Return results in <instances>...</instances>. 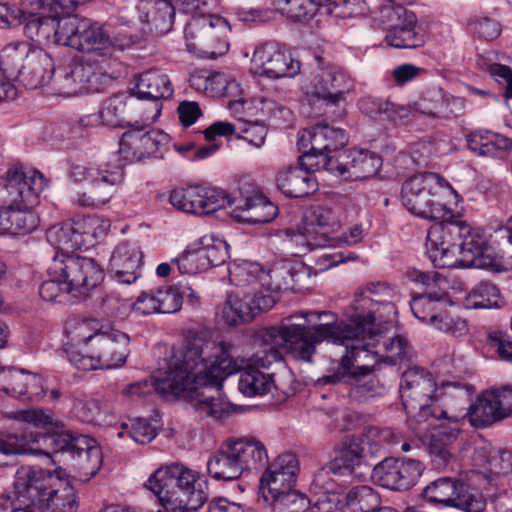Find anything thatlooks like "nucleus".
<instances>
[{
	"label": "nucleus",
	"mask_w": 512,
	"mask_h": 512,
	"mask_svg": "<svg viewBox=\"0 0 512 512\" xmlns=\"http://www.w3.org/2000/svg\"><path fill=\"white\" fill-rule=\"evenodd\" d=\"M210 343L201 338L190 340L184 350L174 355L164 371L153 376V381H140L126 390L131 397H142L155 390L163 397H182L201 415L222 419L229 414L222 397V382L227 376L240 370L235 358V348L228 342L213 344V358L208 359L206 350Z\"/></svg>",
	"instance_id": "f257e3e1"
},
{
	"label": "nucleus",
	"mask_w": 512,
	"mask_h": 512,
	"mask_svg": "<svg viewBox=\"0 0 512 512\" xmlns=\"http://www.w3.org/2000/svg\"><path fill=\"white\" fill-rule=\"evenodd\" d=\"M396 313V307L392 302L386 299L374 300L364 295V289H358L346 311L349 323L337 322L335 316L326 311H307L302 313V318L309 324L320 321L323 316L330 320L311 326L313 334H307L308 332L299 325L286 329L295 339L294 353L300 358L309 359L317 345L323 341L349 345L353 340L362 346H378L383 333L392 328Z\"/></svg>",
	"instance_id": "f03ea898"
},
{
	"label": "nucleus",
	"mask_w": 512,
	"mask_h": 512,
	"mask_svg": "<svg viewBox=\"0 0 512 512\" xmlns=\"http://www.w3.org/2000/svg\"><path fill=\"white\" fill-rule=\"evenodd\" d=\"M66 46L86 53L65 66L55 78L56 92L64 96L99 92L113 78L120 65L111 54L110 35L104 26L89 19L70 17L65 24Z\"/></svg>",
	"instance_id": "7ed1b4c3"
},
{
	"label": "nucleus",
	"mask_w": 512,
	"mask_h": 512,
	"mask_svg": "<svg viewBox=\"0 0 512 512\" xmlns=\"http://www.w3.org/2000/svg\"><path fill=\"white\" fill-rule=\"evenodd\" d=\"M426 251L436 268L456 266V251L462 255L463 266L486 268L492 265L488 233L463 221L447 220L432 225L427 233Z\"/></svg>",
	"instance_id": "20e7f679"
},
{
	"label": "nucleus",
	"mask_w": 512,
	"mask_h": 512,
	"mask_svg": "<svg viewBox=\"0 0 512 512\" xmlns=\"http://www.w3.org/2000/svg\"><path fill=\"white\" fill-rule=\"evenodd\" d=\"M147 487L157 496L166 512H192L208 499L206 483L196 472L179 464L156 470Z\"/></svg>",
	"instance_id": "39448f33"
},
{
	"label": "nucleus",
	"mask_w": 512,
	"mask_h": 512,
	"mask_svg": "<svg viewBox=\"0 0 512 512\" xmlns=\"http://www.w3.org/2000/svg\"><path fill=\"white\" fill-rule=\"evenodd\" d=\"M436 384L427 370L413 366L402 373L400 393L409 426L417 434L427 431L430 418H449L447 411L434 404Z\"/></svg>",
	"instance_id": "423d86ee"
},
{
	"label": "nucleus",
	"mask_w": 512,
	"mask_h": 512,
	"mask_svg": "<svg viewBox=\"0 0 512 512\" xmlns=\"http://www.w3.org/2000/svg\"><path fill=\"white\" fill-rule=\"evenodd\" d=\"M451 193H455L454 189L439 174L418 173L402 184L401 202L411 214L443 223L451 215L443 198L445 194Z\"/></svg>",
	"instance_id": "0eeeda50"
},
{
	"label": "nucleus",
	"mask_w": 512,
	"mask_h": 512,
	"mask_svg": "<svg viewBox=\"0 0 512 512\" xmlns=\"http://www.w3.org/2000/svg\"><path fill=\"white\" fill-rule=\"evenodd\" d=\"M47 272L50 277L65 280V288L78 299H86L104 278L102 268L93 258L73 253H56Z\"/></svg>",
	"instance_id": "6e6552de"
},
{
	"label": "nucleus",
	"mask_w": 512,
	"mask_h": 512,
	"mask_svg": "<svg viewBox=\"0 0 512 512\" xmlns=\"http://www.w3.org/2000/svg\"><path fill=\"white\" fill-rule=\"evenodd\" d=\"M129 336L117 329L102 330L87 353L68 351V359L77 369L90 371L121 367L129 355Z\"/></svg>",
	"instance_id": "1a4fd4ad"
},
{
	"label": "nucleus",
	"mask_w": 512,
	"mask_h": 512,
	"mask_svg": "<svg viewBox=\"0 0 512 512\" xmlns=\"http://www.w3.org/2000/svg\"><path fill=\"white\" fill-rule=\"evenodd\" d=\"M308 322L302 318V314L291 315L285 319V321L279 326H272L265 328L259 333L260 338L263 341V348L253 354L248 360L246 366L257 370H269L273 365L281 364L283 357L279 351V347L284 348L288 354H290L295 360L303 361L307 363L313 362V357L316 354V350L310 355L309 359L298 357L293 351V345L295 339L287 333V327L299 325L303 328L307 334H313V330Z\"/></svg>",
	"instance_id": "9d476101"
},
{
	"label": "nucleus",
	"mask_w": 512,
	"mask_h": 512,
	"mask_svg": "<svg viewBox=\"0 0 512 512\" xmlns=\"http://www.w3.org/2000/svg\"><path fill=\"white\" fill-rule=\"evenodd\" d=\"M353 88L351 77L340 67L332 64L319 66L304 76L301 90L311 103L322 102L326 106H336L344 95Z\"/></svg>",
	"instance_id": "9b49d317"
},
{
	"label": "nucleus",
	"mask_w": 512,
	"mask_h": 512,
	"mask_svg": "<svg viewBox=\"0 0 512 512\" xmlns=\"http://www.w3.org/2000/svg\"><path fill=\"white\" fill-rule=\"evenodd\" d=\"M278 300L277 293L263 286L250 288L243 294L231 293L222 305L220 316L226 324L237 326L269 311Z\"/></svg>",
	"instance_id": "f8f14e48"
},
{
	"label": "nucleus",
	"mask_w": 512,
	"mask_h": 512,
	"mask_svg": "<svg viewBox=\"0 0 512 512\" xmlns=\"http://www.w3.org/2000/svg\"><path fill=\"white\" fill-rule=\"evenodd\" d=\"M41 440L53 443L56 446L55 452L67 451L72 455L76 452V447L83 446L86 442V436H75L69 431H61L52 435H42L25 429L21 433H1L0 434V454L9 456L17 454L34 453L38 450L35 445Z\"/></svg>",
	"instance_id": "ddd939ff"
},
{
	"label": "nucleus",
	"mask_w": 512,
	"mask_h": 512,
	"mask_svg": "<svg viewBox=\"0 0 512 512\" xmlns=\"http://www.w3.org/2000/svg\"><path fill=\"white\" fill-rule=\"evenodd\" d=\"M227 26V21L218 15L192 18L184 30L187 48L213 59L224 54L228 50V43L220 38V33Z\"/></svg>",
	"instance_id": "4468645a"
},
{
	"label": "nucleus",
	"mask_w": 512,
	"mask_h": 512,
	"mask_svg": "<svg viewBox=\"0 0 512 512\" xmlns=\"http://www.w3.org/2000/svg\"><path fill=\"white\" fill-rule=\"evenodd\" d=\"M423 495L431 503L456 507L464 512H483L486 508V500L478 491L450 477L433 481L426 486Z\"/></svg>",
	"instance_id": "2eb2a0df"
},
{
	"label": "nucleus",
	"mask_w": 512,
	"mask_h": 512,
	"mask_svg": "<svg viewBox=\"0 0 512 512\" xmlns=\"http://www.w3.org/2000/svg\"><path fill=\"white\" fill-rule=\"evenodd\" d=\"M169 202L182 212L199 216L214 213L232 204L225 191L200 185L173 189Z\"/></svg>",
	"instance_id": "dca6fc26"
},
{
	"label": "nucleus",
	"mask_w": 512,
	"mask_h": 512,
	"mask_svg": "<svg viewBox=\"0 0 512 512\" xmlns=\"http://www.w3.org/2000/svg\"><path fill=\"white\" fill-rule=\"evenodd\" d=\"M46 185L39 171L11 168L5 178L0 177V206L15 203L21 197L28 203H38L39 195Z\"/></svg>",
	"instance_id": "f3484780"
},
{
	"label": "nucleus",
	"mask_w": 512,
	"mask_h": 512,
	"mask_svg": "<svg viewBox=\"0 0 512 512\" xmlns=\"http://www.w3.org/2000/svg\"><path fill=\"white\" fill-rule=\"evenodd\" d=\"M423 470L418 460L386 457L373 467L371 476L384 488L402 491L413 487Z\"/></svg>",
	"instance_id": "a211bd4d"
},
{
	"label": "nucleus",
	"mask_w": 512,
	"mask_h": 512,
	"mask_svg": "<svg viewBox=\"0 0 512 512\" xmlns=\"http://www.w3.org/2000/svg\"><path fill=\"white\" fill-rule=\"evenodd\" d=\"M142 124L135 122L129 124V130L123 133L119 142V157L123 160L122 168L127 163L140 161L156 153L162 141L166 139V135L153 129L144 131L147 125L144 121V114H141Z\"/></svg>",
	"instance_id": "6ab92c4d"
},
{
	"label": "nucleus",
	"mask_w": 512,
	"mask_h": 512,
	"mask_svg": "<svg viewBox=\"0 0 512 512\" xmlns=\"http://www.w3.org/2000/svg\"><path fill=\"white\" fill-rule=\"evenodd\" d=\"M133 92L137 98L151 101L148 107L142 110L145 123L152 125L161 114L162 100L173 95V86L165 73L153 69L139 76Z\"/></svg>",
	"instance_id": "aec40b11"
},
{
	"label": "nucleus",
	"mask_w": 512,
	"mask_h": 512,
	"mask_svg": "<svg viewBox=\"0 0 512 512\" xmlns=\"http://www.w3.org/2000/svg\"><path fill=\"white\" fill-rule=\"evenodd\" d=\"M252 61L258 72L270 79L293 78L300 73L298 60L283 49L277 42H266L256 47Z\"/></svg>",
	"instance_id": "412c9836"
},
{
	"label": "nucleus",
	"mask_w": 512,
	"mask_h": 512,
	"mask_svg": "<svg viewBox=\"0 0 512 512\" xmlns=\"http://www.w3.org/2000/svg\"><path fill=\"white\" fill-rule=\"evenodd\" d=\"M259 480L261 498L293 489L296 485L299 462L295 454L284 453L267 462Z\"/></svg>",
	"instance_id": "4be33fe9"
},
{
	"label": "nucleus",
	"mask_w": 512,
	"mask_h": 512,
	"mask_svg": "<svg viewBox=\"0 0 512 512\" xmlns=\"http://www.w3.org/2000/svg\"><path fill=\"white\" fill-rule=\"evenodd\" d=\"M70 17L56 18L52 16L31 15L22 19L24 23V34L42 46H50L52 44L66 46L67 34L63 31L64 25L69 24Z\"/></svg>",
	"instance_id": "5701e85b"
},
{
	"label": "nucleus",
	"mask_w": 512,
	"mask_h": 512,
	"mask_svg": "<svg viewBox=\"0 0 512 512\" xmlns=\"http://www.w3.org/2000/svg\"><path fill=\"white\" fill-rule=\"evenodd\" d=\"M348 142L345 130L328 124H316L303 130L298 137V149L310 147L317 153H330L342 148Z\"/></svg>",
	"instance_id": "b1692460"
},
{
	"label": "nucleus",
	"mask_w": 512,
	"mask_h": 512,
	"mask_svg": "<svg viewBox=\"0 0 512 512\" xmlns=\"http://www.w3.org/2000/svg\"><path fill=\"white\" fill-rule=\"evenodd\" d=\"M338 159L336 176L344 180H363L374 176L382 166L379 155L368 150L351 149Z\"/></svg>",
	"instance_id": "393cba45"
},
{
	"label": "nucleus",
	"mask_w": 512,
	"mask_h": 512,
	"mask_svg": "<svg viewBox=\"0 0 512 512\" xmlns=\"http://www.w3.org/2000/svg\"><path fill=\"white\" fill-rule=\"evenodd\" d=\"M469 416L476 427H486L510 417L501 389L483 392L470 406Z\"/></svg>",
	"instance_id": "a878e982"
},
{
	"label": "nucleus",
	"mask_w": 512,
	"mask_h": 512,
	"mask_svg": "<svg viewBox=\"0 0 512 512\" xmlns=\"http://www.w3.org/2000/svg\"><path fill=\"white\" fill-rule=\"evenodd\" d=\"M278 214V207L263 195L255 194L236 200L231 217L240 223L265 224Z\"/></svg>",
	"instance_id": "bb28decb"
},
{
	"label": "nucleus",
	"mask_w": 512,
	"mask_h": 512,
	"mask_svg": "<svg viewBox=\"0 0 512 512\" xmlns=\"http://www.w3.org/2000/svg\"><path fill=\"white\" fill-rule=\"evenodd\" d=\"M142 253L132 244H120L113 251L108 271L123 284H131L140 277Z\"/></svg>",
	"instance_id": "cd10ccee"
},
{
	"label": "nucleus",
	"mask_w": 512,
	"mask_h": 512,
	"mask_svg": "<svg viewBox=\"0 0 512 512\" xmlns=\"http://www.w3.org/2000/svg\"><path fill=\"white\" fill-rule=\"evenodd\" d=\"M51 480L50 472L40 467L20 466L14 475L15 498L38 502Z\"/></svg>",
	"instance_id": "c85d7f7f"
},
{
	"label": "nucleus",
	"mask_w": 512,
	"mask_h": 512,
	"mask_svg": "<svg viewBox=\"0 0 512 512\" xmlns=\"http://www.w3.org/2000/svg\"><path fill=\"white\" fill-rule=\"evenodd\" d=\"M343 345L345 352L341 355L340 360L333 362L327 374L323 375L317 380L318 385L328 384H350L355 379V374L358 371V366H355V361L359 357L360 352L369 351V346H362L356 341L351 340L349 345L345 343H336Z\"/></svg>",
	"instance_id": "c756f323"
},
{
	"label": "nucleus",
	"mask_w": 512,
	"mask_h": 512,
	"mask_svg": "<svg viewBox=\"0 0 512 512\" xmlns=\"http://www.w3.org/2000/svg\"><path fill=\"white\" fill-rule=\"evenodd\" d=\"M133 96L125 94H116L103 102L102 108L97 113H93L81 118L83 126H109L123 127L129 126V122L125 121V115L128 104L133 101Z\"/></svg>",
	"instance_id": "7c9ffc66"
},
{
	"label": "nucleus",
	"mask_w": 512,
	"mask_h": 512,
	"mask_svg": "<svg viewBox=\"0 0 512 512\" xmlns=\"http://www.w3.org/2000/svg\"><path fill=\"white\" fill-rule=\"evenodd\" d=\"M366 454L356 436L345 438L334 450L328 469L336 475H350L354 470L366 463Z\"/></svg>",
	"instance_id": "2f4dec72"
},
{
	"label": "nucleus",
	"mask_w": 512,
	"mask_h": 512,
	"mask_svg": "<svg viewBox=\"0 0 512 512\" xmlns=\"http://www.w3.org/2000/svg\"><path fill=\"white\" fill-rule=\"evenodd\" d=\"M242 470L251 471L263 467L268 462L266 446L254 437L227 439Z\"/></svg>",
	"instance_id": "473e14b6"
},
{
	"label": "nucleus",
	"mask_w": 512,
	"mask_h": 512,
	"mask_svg": "<svg viewBox=\"0 0 512 512\" xmlns=\"http://www.w3.org/2000/svg\"><path fill=\"white\" fill-rule=\"evenodd\" d=\"M277 186L287 197L302 198L317 191L318 182L313 174L298 167H291L279 173Z\"/></svg>",
	"instance_id": "72a5a7b5"
},
{
	"label": "nucleus",
	"mask_w": 512,
	"mask_h": 512,
	"mask_svg": "<svg viewBox=\"0 0 512 512\" xmlns=\"http://www.w3.org/2000/svg\"><path fill=\"white\" fill-rule=\"evenodd\" d=\"M55 71L52 57L43 50H33L28 58L20 82L30 89H36L48 84Z\"/></svg>",
	"instance_id": "f704fd0d"
},
{
	"label": "nucleus",
	"mask_w": 512,
	"mask_h": 512,
	"mask_svg": "<svg viewBox=\"0 0 512 512\" xmlns=\"http://www.w3.org/2000/svg\"><path fill=\"white\" fill-rule=\"evenodd\" d=\"M122 165H113L108 162L100 168H88L84 165L76 164L70 169V177L76 181H90L93 186H117L123 180Z\"/></svg>",
	"instance_id": "c9c22d12"
},
{
	"label": "nucleus",
	"mask_w": 512,
	"mask_h": 512,
	"mask_svg": "<svg viewBox=\"0 0 512 512\" xmlns=\"http://www.w3.org/2000/svg\"><path fill=\"white\" fill-rule=\"evenodd\" d=\"M207 471L212 478L218 481L236 480L243 474L228 440H225L220 448L210 456L207 461Z\"/></svg>",
	"instance_id": "e433bc0d"
},
{
	"label": "nucleus",
	"mask_w": 512,
	"mask_h": 512,
	"mask_svg": "<svg viewBox=\"0 0 512 512\" xmlns=\"http://www.w3.org/2000/svg\"><path fill=\"white\" fill-rule=\"evenodd\" d=\"M34 49L27 42L6 45L0 53V71L8 80H19Z\"/></svg>",
	"instance_id": "4c0bfd02"
},
{
	"label": "nucleus",
	"mask_w": 512,
	"mask_h": 512,
	"mask_svg": "<svg viewBox=\"0 0 512 512\" xmlns=\"http://www.w3.org/2000/svg\"><path fill=\"white\" fill-rule=\"evenodd\" d=\"M139 10L144 14L143 21L157 33L166 34L172 29L176 8L170 0H142Z\"/></svg>",
	"instance_id": "58836bf2"
},
{
	"label": "nucleus",
	"mask_w": 512,
	"mask_h": 512,
	"mask_svg": "<svg viewBox=\"0 0 512 512\" xmlns=\"http://www.w3.org/2000/svg\"><path fill=\"white\" fill-rule=\"evenodd\" d=\"M304 269L297 270L289 261H281L273 265L269 271L262 269L261 286L267 287L279 295L281 290L295 289L299 282L300 275H304Z\"/></svg>",
	"instance_id": "ea45409f"
},
{
	"label": "nucleus",
	"mask_w": 512,
	"mask_h": 512,
	"mask_svg": "<svg viewBox=\"0 0 512 512\" xmlns=\"http://www.w3.org/2000/svg\"><path fill=\"white\" fill-rule=\"evenodd\" d=\"M349 386V397L359 403H366L370 399L382 395L385 391V387L373 373V368L368 366H358L355 379L350 382Z\"/></svg>",
	"instance_id": "a19ab883"
},
{
	"label": "nucleus",
	"mask_w": 512,
	"mask_h": 512,
	"mask_svg": "<svg viewBox=\"0 0 512 512\" xmlns=\"http://www.w3.org/2000/svg\"><path fill=\"white\" fill-rule=\"evenodd\" d=\"M37 203H28L24 198H19L15 203H7L9 207V235H25L34 231L39 223V216L33 211Z\"/></svg>",
	"instance_id": "79ce46f5"
},
{
	"label": "nucleus",
	"mask_w": 512,
	"mask_h": 512,
	"mask_svg": "<svg viewBox=\"0 0 512 512\" xmlns=\"http://www.w3.org/2000/svg\"><path fill=\"white\" fill-rule=\"evenodd\" d=\"M102 330L97 320L76 316L69 317L64 327V333L71 344L76 346L84 345L86 353L94 343L95 337Z\"/></svg>",
	"instance_id": "37998d69"
},
{
	"label": "nucleus",
	"mask_w": 512,
	"mask_h": 512,
	"mask_svg": "<svg viewBox=\"0 0 512 512\" xmlns=\"http://www.w3.org/2000/svg\"><path fill=\"white\" fill-rule=\"evenodd\" d=\"M361 442L364 453L371 457L381 455L390 447L398 443V436L389 427L370 426L364 429L361 435L356 436Z\"/></svg>",
	"instance_id": "c03bdc74"
},
{
	"label": "nucleus",
	"mask_w": 512,
	"mask_h": 512,
	"mask_svg": "<svg viewBox=\"0 0 512 512\" xmlns=\"http://www.w3.org/2000/svg\"><path fill=\"white\" fill-rule=\"evenodd\" d=\"M341 496L343 512H377L380 509V496L368 485L353 487Z\"/></svg>",
	"instance_id": "a18cd8bd"
},
{
	"label": "nucleus",
	"mask_w": 512,
	"mask_h": 512,
	"mask_svg": "<svg viewBox=\"0 0 512 512\" xmlns=\"http://www.w3.org/2000/svg\"><path fill=\"white\" fill-rule=\"evenodd\" d=\"M468 148L480 156H497L499 152L512 148V140L496 133L475 131L467 136Z\"/></svg>",
	"instance_id": "49530a36"
},
{
	"label": "nucleus",
	"mask_w": 512,
	"mask_h": 512,
	"mask_svg": "<svg viewBox=\"0 0 512 512\" xmlns=\"http://www.w3.org/2000/svg\"><path fill=\"white\" fill-rule=\"evenodd\" d=\"M270 512H307L310 499L295 488L262 498Z\"/></svg>",
	"instance_id": "de8ad7c7"
},
{
	"label": "nucleus",
	"mask_w": 512,
	"mask_h": 512,
	"mask_svg": "<svg viewBox=\"0 0 512 512\" xmlns=\"http://www.w3.org/2000/svg\"><path fill=\"white\" fill-rule=\"evenodd\" d=\"M274 387L273 373L265 372L245 366L241 371L238 388L239 391L248 397L263 395Z\"/></svg>",
	"instance_id": "09e8293b"
},
{
	"label": "nucleus",
	"mask_w": 512,
	"mask_h": 512,
	"mask_svg": "<svg viewBox=\"0 0 512 512\" xmlns=\"http://www.w3.org/2000/svg\"><path fill=\"white\" fill-rule=\"evenodd\" d=\"M502 303L499 289L491 282L478 283L463 300L467 309L499 308Z\"/></svg>",
	"instance_id": "8fccbe9b"
},
{
	"label": "nucleus",
	"mask_w": 512,
	"mask_h": 512,
	"mask_svg": "<svg viewBox=\"0 0 512 512\" xmlns=\"http://www.w3.org/2000/svg\"><path fill=\"white\" fill-rule=\"evenodd\" d=\"M61 488L51 490L47 499H39L41 512H76L78 505L74 488L68 483H62Z\"/></svg>",
	"instance_id": "3c124183"
},
{
	"label": "nucleus",
	"mask_w": 512,
	"mask_h": 512,
	"mask_svg": "<svg viewBox=\"0 0 512 512\" xmlns=\"http://www.w3.org/2000/svg\"><path fill=\"white\" fill-rule=\"evenodd\" d=\"M76 459V465L84 477H93L102 465V451L95 441L86 437L83 446H77L76 452L72 455Z\"/></svg>",
	"instance_id": "603ef678"
},
{
	"label": "nucleus",
	"mask_w": 512,
	"mask_h": 512,
	"mask_svg": "<svg viewBox=\"0 0 512 512\" xmlns=\"http://www.w3.org/2000/svg\"><path fill=\"white\" fill-rule=\"evenodd\" d=\"M72 222L55 224L47 229V241L56 249V253H69L81 249Z\"/></svg>",
	"instance_id": "864d4df0"
},
{
	"label": "nucleus",
	"mask_w": 512,
	"mask_h": 512,
	"mask_svg": "<svg viewBox=\"0 0 512 512\" xmlns=\"http://www.w3.org/2000/svg\"><path fill=\"white\" fill-rule=\"evenodd\" d=\"M385 41L389 46L395 48L412 49L424 45L425 34L418 24L407 28L389 27Z\"/></svg>",
	"instance_id": "5fc2aeb1"
},
{
	"label": "nucleus",
	"mask_w": 512,
	"mask_h": 512,
	"mask_svg": "<svg viewBox=\"0 0 512 512\" xmlns=\"http://www.w3.org/2000/svg\"><path fill=\"white\" fill-rule=\"evenodd\" d=\"M229 279L237 287H257L261 286L262 268L258 263L242 261L232 263L229 268Z\"/></svg>",
	"instance_id": "6e6d98bb"
},
{
	"label": "nucleus",
	"mask_w": 512,
	"mask_h": 512,
	"mask_svg": "<svg viewBox=\"0 0 512 512\" xmlns=\"http://www.w3.org/2000/svg\"><path fill=\"white\" fill-rule=\"evenodd\" d=\"M303 221L305 228L309 231L313 230L316 234H318L317 227L333 230L340 224L335 211L330 206L322 204L311 205L306 210Z\"/></svg>",
	"instance_id": "4d7b16f0"
},
{
	"label": "nucleus",
	"mask_w": 512,
	"mask_h": 512,
	"mask_svg": "<svg viewBox=\"0 0 512 512\" xmlns=\"http://www.w3.org/2000/svg\"><path fill=\"white\" fill-rule=\"evenodd\" d=\"M198 244L201 254L205 256V261L208 262V269L224 264L229 258L227 242L214 234L202 236L198 240Z\"/></svg>",
	"instance_id": "13d9d810"
},
{
	"label": "nucleus",
	"mask_w": 512,
	"mask_h": 512,
	"mask_svg": "<svg viewBox=\"0 0 512 512\" xmlns=\"http://www.w3.org/2000/svg\"><path fill=\"white\" fill-rule=\"evenodd\" d=\"M181 274L193 275L208 270V262L201 254L198 242L189 245L181 254L171 260Z\"/></svg>",
	"instance_id": "bf43d9fd"
},
{
	"label": "nucleus",
	"mask_w": 512,
	"mask_h": 512,
	"mask_svg": "<svg viewBox=\"0 0 512 512\" xmlns=\"http://www.w3.org/2000/svg\"><path fill=\"white\" fill-rule=\"evenodd\" d=\"M75 416L82 422L102 425L106 423L107 405L96 399H77L73 406Z\"/></svg>",
	"instance_id": "052dcab7"
},
{
	"label": "nucleus",
	"mask_w": 512,
	"mask_h": 512,
	"mask_svg": "<svg viewBox=\"0 0 512 512\" xmlns=\"http://www.w3.org/2000/svg\"><path fill=\"white\" fill-rule=\"evenodd\" d=\"M440 298L435 294H421L413 297L410 308L416 318L424 323L434 325L441 316Z\"/></svg>",
	"instance_id": "680f3d73"
},
{
	"label": "nucleus",
	"mask_w": 512,
	"mask_h": 512,
	"mask_svg": "<svg viewBox=\"0 0 512 512\" xmlns=\"http://www.w3.org/2000/svg\"><path fill=\"white\" fill-rule=\"evenodd\" d=\"M489 252L501 259H512V217L505 225L488 233Z\"/></svg>",
	"instance_id": "e2e57ef3"
},
{
	"label": "nucleus",
	"mask_w": 512,
	"mask_h": 512,
	"mask_svg": "<svg viewBox=\"0 0 512 512\" xmlns=\"http://www.w3.org/2000/svg\"><path fill=\"white\" fill-rule=\"evenodd\" d=\"M302 155L299 157V167L308 173L319 171L320 169L327 170L328 172L336 175L338 166V159H334L330 155L324 153H317L311 151L310 147L299 149Z\"/></svg>",
	"instance_id": "0e129e2a"
},
{
	"label": "nucleus",
	"mask_w": 512,
	"mask_h": 512,
	"mask_svg": "<svg viewBox=\"0 0 512 512\" xmlns=\"http://www.w3.org/2000/svg\"><path fill=\"white\" fill-rule=\"evenodd\" d=\"M379 20L389 27L407 28L417 25L414 12L402 6L384 5L379 10Z\"/></svg>",
	"instance_id": "69168bd1"
},
{
	"label": "nucleus",
	"mask_w": 512,
	"mask_h": 512,
	"mask_svg": "<svg viewBox=\"0 0 512 512\" xmlns=\"http://www.w3.org/2000/svg\"><path fill=\"white\" fill-rule=\"evenodd\" d=\"M274 6L292 20L312 16L320 9V0H273Z\"/></svg>",
	"instance_id": "338daca9"
},
{
	"label": "nucleus",
	"mask_w": 512,
	"mask_h": 512,
	"mask_svg": "<svg viewBox=\"0 0 512 512\" xmlns=\"http://www.w3.org/2000/svg\"><path fill=\"white\" fill-rule=\"evenodd\" d=\"M10 417L18 422L45 429L59 428L63 425L52 412H46L43 409L19 410L11 412Z\"/></svg>",
	"instance_id": "774afa93"
}]
</instances>
